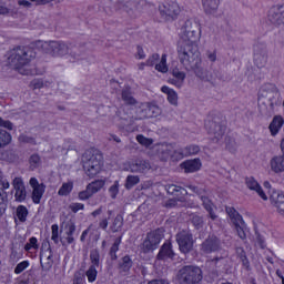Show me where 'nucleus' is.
<instances>
[{
    "mask_svg": "<svg viewBox=\"0 0 284 284\" xmlns=\"http://www.w3.org/2000/svg\"><path fill=\"white\" fill-rule=\"evenodd\" d=\"M260 112L263 116H272L274 110L281 105V92L275 84H264L258 92Z\"/></svg>",
    "mask_w": 284,
    "mask_h": 284,
    "instance_id": "1",
    "label": "nucleus"
},
{
    "mask_svg": "<svg viewBox=\"0 0 284 284\" xmlns=\"http://www.w3.org/2000/svg\"><path fill=\"white\" fill-rule=\"evenodd\" d=\"M36 57L37 52L34 49L30 47H17L9 51L8 64L10 68L18 70L20 74H30V71L23 68H28L30 61L36 59Z\"/></svg>",
    "mask_w": 284,
    "mask_h": 284,
    "instance_id": "2",
    "label": "nucleus"
},
{
    "mask_svg": "<svg viewBox=\"0 0 284 284\" xmlns=\"http://www.w3.org/2000/svg\"><path fill=\"white\" fill-rule=\"evenodd\" d=\"M178 54L185 70L199 68L202 63L201 52H199V42H180Z\"/></svg>",
    "mask_w": 284,
    "mask_h": 284,
    "instance_id": "3",
    "label": "nucleus"
},
{
    "mask_svg": "<svg viewBox=\"0 0 284 284\" xmlns=\"http://www.w3.org/2000/svg\"><path fill=\"white\" fill-rule=\"evenodd\" d=\"M83 170L90 179H94L101 172L103 155L98 151H85L82 155Z\"/></svg>",
    "mask_w": 284,
    "mask_h": 284,
    "instance_id": "4",
    "label": "nucleus"
},
{
    "mask_svg": "<svg viewBox=\"0 0 284 284\" xmlns=\"http://www.w3.org/2000/svg\"><path fill=\"white\" fill-rule=\"evenodd\" d=\"M201 26L196 20H186L181 28L180 37L182 43H199L201 39Z\"/></svg>",
    "mask_w": 284,
    "mask_h": 284,
    "instance_id": "5",
    "label": "nucleus"
},
{
    "mask_svg": "<svg viewBox=\"0 0 284 284\" xmlns=\"http://www.w3.org/2000/svg\"><path fill=\"white\" fill-rule=\"evenodd\" d=\"M71 43L63 41H38V47L51 57H68Z\"/></svg>",
    "mask_w": 284,
    "mask_h": 284,
    "instance_id": "6",
    "label": "nucleus"
},
{
    "mask_svg": "<svg viewBox=\"0 0 284 284\" xmlns=\"http://www.w3.org/2000/svg\"><path fill=\"white\" fill-rule=\"evenodd\" d=\"M178 281L180 284H197L203 281V271L197 266H184L178 272Z\"/></svg>",
    "mask_w": 284,
    "mask_h": 284,
    "instance_id": "7",
    "label": "nucleus"
},
{
    "mask_svg": "<svg viewBox=\"0 0 284 284\" xmlns=\"http://www.w3.org/2000/svg\"><path fill=\"white\" fill-rule=\"evenodd\" d=\"M159 14L162 21H174L181 14L176 0H162L159 3Z\"/></svg>",
    "mask_w": 284,
    "mask_h": 284,
    "instance_id": "8",
    "label": "nucleus"
},
{
    "mask_svg": "<svg viewBox=\"0 0 284 284\" xmlns=\"http://www.w3.org/2000/svg\"><path fill=\"white\" fill-rule=\"evenodd\" d=\"M163 239V230L158 229L155 231H151L146 234L145 240L140 246V250L143 254H150V252H154L159 247Z\"/></svg>",
    "mask_w": 284,
    "mask_h": 284,
    "instance_id": "9",
    "label": "nucleus"
},
{
    "mask_svg": "<svg viewBox=\"0 0 284 284\" xmlns=\"http://www.w3.org/2000/svg\"><path fill=\"white\" fill-rule=\"evenodd\" d=\"M189 190H192V192H195L197 194L199 199L202 201V205L204 210L209 213V217L211 221H216L219 219V215L214 213V203H212V200L207 197V193L204 191V189H199V186L190 185Z\"/></svg>",
    "mask_w": 284,
    "mask_h": 284,
    "instance_id": "10",
    "label": "nucleus"
},
{
    "mask_svg": "<svg viewBox=\"0 0 284 284\" xmlns=\"http://www.w3.org/2000/svg\"><path fill=\"white\" fill-rule=\"evenodd\" d=\"M176 243L183 254L192 252L194 247V237L190 231H181L176 234Z\"/></svg>",
    "mask_w": 284,
    "mask_h": 284,
    "instance_id": "11",
    "label": "nucleus"
},
{
    "mask_svg": "<svg viewBox=\"0 0 284 284\" xmlns=\"http://www.w3.org/2000/svg\"><path fill=\"white\" fill-rule=\"evenodd\" d=\"M253 60L257 68L267 65V45L265 43H256L254 45Z\"/></svg>",
    "mask_w": 284,
    "mask_h": 284,
    "instance_id": "12",
    "label": "nucleus"
},
{
    "mask_svg": "<svg viewBox=\"0 0 284 284\" xmlns=\"http://www.w3.org/2000/svg\"><path fill=\"white\" fill-rule=\"evenodd\" d=\"M267 21L272 26H284V4H275L267 12Z\"/></svg>",
    "mask_w": 284,
    "mask_h": 284,
    "instance_id": "13",
    "label": "nucleus"
},
{
    "mask_svg": "<svg viewBox=\"0 0 284 284\" xmlns=\"http://www.w3.org/2000/svg\"><path fill=\"white\" fill-rule=\"evenodd\" d=\"M267 21L272 26H284V4H275L267 12Z\"/></svg>",
    "mask_w": 284,
    "mask_h": 284,
    "instance_id": "14",
    "label": "nucleus"
},
{
    "mask_svg": "<svg viewBox=\"0 0 284 284\" xmlns=\"http://www.w3.org/2000/svg\"><path fill=\"white\" fill-rule=\"evenodd\" d=\"M63 225L64 234L60 242L62 243L63 247H68V245H74V233L77 232V224H74V222L70 220L68 222H63Z\"/></svg>",
    "mask_w": 284,
    "mask_h": 284,
    "instance_id": "15",
    "label": "nucleus"
},
{
    "mask_svg": "<svg viewBox=\"0 0 284 284\" xmlns=\"http://www.w3.org/2000/svg\"><path fill=\"white\" fill-rule=\"evenodd\" d=\"M221 250V240L212 235L209 236L200 246L201 254H212Z\"/></svg>",
    "mask_w": 284,
    "mask_h": 284,
    "instance_id": "16",
    "label": "nucleus"
},
{
    "mask_svg": "<svg viewBox=\"0 0 284 284\" xmlns=\"http://www.w3.org/2000/svg\"><path fill=\"white\" fill-rule=\"evenodd\" d=\"M29 185L32 187L31 199L33 203H41V199H43V194H45V184L39 183L37 178H31L29 181Z\"/></svg>",
    "mask_w": 284,
    "mask_h": 284,
    "instance_id": "17",
    "label": "nucleus"
},
{
    "mask_svg": "<svg viewBox=\"0 0 284 284\" xmlns=\"http://www.w3.org/2000/svg\"><path fill=\"white\" fill-rule=\"evenodd\" d=\"M14 193V199L18 203H23L26 199L28 197V192L26 191V184H23V179L16 178L12 181Z\"/></svg>",
    "mask_w": 284,
    "mask_h": 284,
    "instance_id": "18",
    "label": "nucleus"
},
{
    "mask_svg": "<svg viewBox=\"0 0 284 284\" xmlns=\"http://www.w3.org/2000/svg\"><path fill=\"white\" fill-rule=\"evenodd\" d=\"M199 152H201V146L196 144H189L184 148L174 150L173 156L174 159H178L179 161H181V159L185 156H194V154H199Z\"/></svg>",
    "mask_w": 284,
    "mask_h": 284,
    "instance_id": "19",
    "label": "nucleus"
},
{
    "mask_svg": "<svg viewBox=\"0 0 284 284\" xmlns=\"http://www.w3.org/2000/svg\"><path fill=\"white\" fill-rule=\"evenodd\" d=\"M140 119H150L152 116H159V114H161V109H159L158 105L150 103H142L140 105Z\"/></svg>",
    "mask_w": 284,
    "mask_h": 284,
    "instance_id": "20",
    "label": "nucleus"
},
{
    "mask_svg": "<svg viewBox=\"0 0 284 284\" xmlns=\"http://www.w3.org/2000/svg\"><path fill=\"white\" fill-rule=\"evenodd\" d=\"M201 159L186 160L180 164L181 170H184L185 174H192L201 170Z\"/></svg>",
    "mask_w": 284,
    "mask_h": 284,
    "instance_id": "21",
    "label": "nucleus"
},
{
    "mask_svg": "<svg viewBox=\"0 0 284 284\" xmlns=\"http://www.w3.org/2000/svg\"><path fill=\"white\" fill-rule=\"evenodd\" d=\"M271 172L274 174H283L284 172V153L274 155L270 161Z\"/></svg>",
    "mask_w": 284,
    "mask_h": 284,
    "instance_id": "22",
    "label": "nucleus"
},
{
    "mask_svg": "<svg viewBox=\"0 0 284 284\" xmlns=\"http://www.w3.org/2000/svg\"><path fill=\"white\" fill-rule=\"evenodd\" d=\"M206 130H209L210 134L214 135V139L217 141L220 139H223V134H225V126L222 124H219L216 122H209L205 124Z\"/></svg>",
    "mask_w": 284,
    "mask_h": 284,
    "instance_id": "23",
    "label": "nucleus"
},
{
    "mask_svg": "<svg viewBox=\"0 0 284 284\" xmlns=\"http://www.w3.org/2000/svg\"><path fill=\"white\" fill-rule=\"evenodd\" d=\"M172 77L169 79V83L171 85H175V88H183V84L185 83V72L179 70V69H173L172 70Z\"/></svg>",
    "mask_w": 284,
    "mask_h": 284,
    "instance_id": "24",
    "label": "nucleus"
},
{
    "mask_svg": "<svg viewBox=\"0 0 284 284\" xmlns=\"http://www.w3.org/2000/svg\"><path fill=\"white\" fill-rule=\"evenodd\" d=\"M271 203L276 207L278 214L284 216V193L275 192L271 195Z\"/></svg>",
    "mask_w": 284,
    "mask_h": 284,
    "instance_id": "25",
    "label": "nucleus"
},
{
    "mask_svg": "<svg viewBox=\"0 0 284 284\" xmlns=\"http://www.w3.org/2000/svg\"><path fill=\"white\" fill-rule=\"evenodd\" d=\"M159 155L160 159H162V161H168V159H170V156H172V159H174V161H179L176 158H174V146L172 144H161L159 148Z\"/></svg>",
    "mask_w": 284,
    "mask_h": 284,
    "instance_id": "26",
    "label": "nucleus"
},
{
    "mask_svg": "<svg viewBox=\"0 0 284 284\" xmlns=\"http://www.w3.org/2000/svg\"><path fill=\"white\" fill-rule=\"evenodd\" d=\"M246 186L248 190H253L258 194L260 197L263 199V201H267V194H265V191H263V187H261V184L254 180V178H246Z\"/></svg>",
    "mask_w": 284,
    "mask_h": 284,
    "instance_id": "27",
    "label": "nucleus"
},
{
    "mask_svg": "<svg viewBox=\"0 0 284 284\" xmlns=\"http://www.w3.org/2000/svg\"><path fill=\"white\" fill-rule=\"evenodd\" d=\"M40 265L44 272H50L52 265H54V260H52V251L44 252L40 255Z\"/></svg>",
    "mask_w": 284,
    "mask_h": 284,
    "instance_id": "28",
    "label": "nucleus"
},
{
    "mask_svg": "<svg viewBox=\"0 0 284 284\" xmlns=\"http://www.w3.org/2000/svg\"><path fill=\"white\" fill-rule=\"evenodd\" d=\"M156 258L159 261H165V258H174V251L172 250V244L170 242H165L161 246Z\"/></svg>",
    "mask_w": 284,
    "mask_h": 284,
    "instance_id": "29",
    "label": "nucleus"
},
{
    "mask_svg": "<svg viewBox=\"0 0 284 284\" xmlns=\"http://www.w3.org/2000/svg\"><path fill=\"white\" fill-rule=\"evenodd\" d=\"M71 61H81L85 57V48L70 44L69 54Z\"/></svg>",
    "mask_w": 284,
    "mask_h": 284,
    "instance_id": "30",
    "label": "nucleus"
},
{
    "mask_svg": "<svg viewBox=\"0 0 284 284\" xmlns=\"http://www.w3.org/2000/svg\"><path fill=\"white\" fill-rule=\"evenodd\" d=\"M221 0H202L205 14H216Z\"/></svg>",
    "mask_w": 284,
    "mask_h": 284,
    "instance_id": "31",
    "label": "nucleus"
},
{
    "mask_svg": "<svg viewBox=\"0 0 284 284\" xmlns=\"http://www.w3.org/2000/svg\"><path fill=\"white\" fill-rule=\"evenodd\" d=\"M130 171L131 172H148L152 166L150 165V162L148 160H135L132 164H130Z\"/></svg>",
    "mask_w": 284,
    "mask_h": 284,
    "instance_id": "32",
    "label": "nucleus"
},
{
    "mask_svg": "<svg viewBox=\"0 0 284 284\" xmlns=\"http://www.w3.org/2000/svg\"><path fill=\"white\" fill-rule=\"evenodd\" d=\"M139 3L141 0H118V10H125V12H130V10H136L139 8Z\"/></svg>",
    "mask_w": 284,
    "mask_h": 284,
    "instance_id": "33",
    "label": "nucleus"
},
{
    "mask_svg": "<svg viewBox=\"0 0 284 284\" xmlns=\"http://www.w3.org/2000/svg\"><path fill=\"white\" fill-rule=\"evenodd\" d=\"M283 125H284L283 116L275 115L268 126V130L272 136H276V134H278Z\"/></svg>",
    "mask_w": 284,
    "mask_h": 284,
    "instance_id": "34",
    "label": "nucleus"
},
{
    "mask_svg": "<svg viewBox=\"0 0 284 284\" xmlns=\"http://www.w3.org/2000/svg\"><path fill=\"white\" fill-rule=\"evenodd\" d=\"M161 92L168 95V101L171 105H174L175 108L176 105H179V94L176 93V91H174L173 89H170L166 85H163L161 88Z\"/></svg>",
    "mask_w": 284,
    "mask_h": 284,
    "instance_id": "35",
    "label": "nucleus"
},
{
    "mask_svg": "<svg viewBox=\"0 0 284 284\" xmlns=\"http://www.w3.org/2000/svg\"><path fill=\"white\" fill-rule=\"evenodd\" d=\"M133 265H134V262L132 261V257H130V255H125L119 262V270L121 274H128V272L132 270Z\"/></svg>",
    "mask_w": 284,
    "mask_h": 284,
    "instance_id": "36",
    "label": "nucleus"
},
{
    "mask_svg": "<svg viewBox=\"0 0 284 284\" xmlns=\"http://www.w3.org/2000/svg\"><path fill=\"white\" fill-rule=\"evenodd\" d=\"M226 213L230 216L233 225H243V216L239 214L234 207H226Z\"/></svg>",
    "mask_w": 284,
    "mask_h": 284,
    "instance_id": "37",
    "label": "nucleus"
},
{
    "mask_svg": "<svg viewBox=\"0 0 284 284\" xmlns=\"http://www.w3.org/2000/svg\"><path fill=\"white\" fill-rule=\"evenodd\" d=\"M105 186V180H95L87 185L91 194L94 196L98 192H101Z\"/></svg>",
    "mask_w": 284,
    "mask_h": 284,
    "instance_id": "38",
    "label": "nucleus"
},
{
    "mask_svg": "<svg viewBox=\"0 0 284 284\" xmlns=\"http://www.w3.org/2000/svg\"><path fill=\"white\" fill-rule=\"evenodd\" d=\"M122 101H124L126 105H136V99L132 97V91L130 90V88H125L122 90Z\"/></svg>",
    "mask_w": 284,
    "mask_h": 284,
    "instance_id": "39",
    "label": "nucleus"
},
{
    "mask_svg": "<svg viewBox=\"0 0 284 284\" xmlns=\"http://www.w3.org/2000/svg\"><path fill=\"white\" fill-rule=\"evenodd\" d=\"M8 189H0V216L6 214V207H8Z\"/></svg>",
    "mask_w": 284,
    "mask_h": 284,
    "instance_id": "40",
    "label": "nucleus"
},
{
    "mask_svg": "<svg viewBox=\"0 0 284 284\" xmlns=\"http://www.w3.org/2000/svg\"><path fill=\"white\" fill-rule=\"evenodd\" d=\"M28 207H26L24 205H18L16 210V216L18 217L20 223H26V221H28Z\"/></svg>",
    "mask_w": 284,
    "mask_h": 284,
    "instance_id": "41",
    "label": "nucleus"
},
{
    "mask_svg": "<svg viewBox=\"0 0 284 284\" xmlns=\"http://www.w3.org/2000/svg\"><path fill=\"white\" fill-rule=\"evenodd\" d=\"M90 261H91L90 267H99L101 263V254L99 253V250L97 248L91 250Z\"/></svg>",
    "mask_w": 284,
    "mask_h": 284,
    "instance_id": "42",
    "label": "nucleus"
},
{
    "mask_svg": "<svg viewBox=\"0 0 284 284\" xmlns=\"http://www.w3.org/2000/svg\"><path fill=\"white\" fill-rule=\"evenodd\" d=\"M155 70H158V72H162V74H165V72H168V55L166 54H162L160 62L155 64Z\"/></svg>",
    "mask_w": 284,
    "mask_h": 284,
    "instance_id": "43",
    "label": "nucleus"
},
{
    "mask_svg": "<svg viewBox=\"0 0 284 284\" xmlns=\"http://www.w3.org/2000/svg\"><path fill=\"white\" fill-rule=\"evenodd\" d=\"M119 245H121V237H116L110 248L109 255L111 261H116L118 258L116 253L119 252Z\"/></svg>",
    "mask_w": 284,
    "mask_h": 284,
    "instance_id": "44",
    "label": "nucleus"
},
{
    "mask_svg": "<svg viewBox=\"0 0 284 284\" xmlns=\"http://www.w3.org/2000/svg\"><path fill=\"white\" fill-rule=\"evenodd\" d=\"M12 141V135L6 130L0 129V148H4Z\"/></svg>",
    "mask_w": 284,
    "mask_h": 284,
    "instance_id": "45",
    "label": "nucleus"
},
{
    "mask_svg": "<svg viewBox=\"0 0 284 284\" xmlns=\"http://www.w3.org/2000/svg\"><path fill=\"white\" fill-rule=\"evenodd\" d=\"M123 227V216L116 215L111 224V232H120Z\"/></svg>",
    "mask_w": 284,
    "mask_h": 284,
    "instance_id": "46",
    "label": "nucleus"
},
{
    "mask_svg": "<svg viewBox=\"0 0 284 284\" xmlns=\"http://www.w3.org/2000/svg\"><path fill=\"white\" fill-rule=\"evenodd\" d=\"M191 223L192 225H194L195 230H201V227H203V225L205 224V222L203 221V216L196 214L191 215Z\"/></svg>",
    "mask_w": 284,
    "mask_h": 284,
    "instance_id": "47",
    "label": "nucleus"
},
{
    "mask_svg": "<svg viewBox=\"0 0 284 284\" xmlns=\"http://www.w3.org/2000/svg\"><path fill=\"white\" fill-rule=\"evenodd\" d=\"M140 181L139 175H129L125 181L126 190H132L134 185H139Z\"/></svg>",
    "mask_w": 284,
    "mask_h": 284,
    "instance_id": "48",
    "label": "nucleus"
},
{
    "mask_svg": "<svg viewBox=\"0 0 284 284\" xmlns=\"http://www.w3.org/2000/svg\"><path fill=\"white\" fill-rule=\"evenodd\" d=\"M73 184L71 182L63 183L58 191L59 196H68L72 192Z\"/></svg>",
    "mask_w": 284,
    "mask_h": 284,
    "instance_id": "49",
    "label": "nucleus"
},
{
    "mask_svg": "<svg viewBox=\"0 0 284 284\" xmlns=\"http://www.w3.org/2000/svg\"><path fill=\"white\" fill-rule=\"evenodd\" d=\"M99 272L97 271V266H90L85 272V276L88 277L89 283H94L97 281Z\"/></svg>",
    "mask_w": 284,
    "mask_h": 284,
    "instance_id": "50",
    "label": "nucleus"
},
{
    "mask_svg": "<svg viewBox=\"0 0 284 284\" xmlns=\"http://www.w3.org/2000/svg\"><path fill=\"white\" fill-rule=\"evenodd\" d=\"M191 70H193V72L195 73V77H197L202 81H205V79H209L206 77L207 70L202 69L201 64L197 67H193Z\"/></svg>",
    "mask_w": 284,
    "mask_h": 284,
    "instance_id": "51",
    "label": "nucleus"
},
{
    "mask_svg": "<svg viewBox=\"0 0 284 284\" xmlns=\"http://www.w3.org/2000/svg\"><path fill=\"white\" fill-rule=\"evenodd\" d=\"M26 252H30V250H39V241L37 237H30L29 242L24 245Z\"/></svg>",
    "mask_w": 284,
    "mask_h": 284,
    "instance_id": "52",
    "label": "nucleus"
},
{
    "mask_svg": "<svg viewBox=\"0 0 284 284\" xmlns=\"http://www.w3.org/2000/svg\"><path fill=\"white\" fill-rule=\"evenodd\" d=\"M136 141L140 145H144V148H150L154 141L150 138H145L142 134L136 135Z\"/></svg>",
    "mask_w": 284,
    "mask_h": 284,
    "instance_id": "53",
    "label": "nucleus"
},
{
    "mask_svg": "<svg viewBox=\"0 0 284 284\" xmlns=\"http://www.w3.org/2000/svg\"><path fill=\"white\" fill-rule=\"evenodd\" d=\"M51 241H53L55 245H59V225L57 224L51 226Z\"/></svg>",
    "mask_w": 284,
    "mask_h": 284,
    "instance_id": "54",
    "label": "nucleus"
},
{
    "mask_svg": "<svg viewBox=\"0 0 284 284\" xmlns=\"http://www.w3.org/2000/svg\"><path fill=\"white\" fill-rule=\"evenodd\" d=\"M30 267V262L28 261H22L20 262L16 268H14V274H21L22 272H26Z\"/></svg>",
    "mask_w": 284,
    "mask_h": 284,
    "instance_id": "55",
    "label": "nucleus"
},
{
    "mask_svg": "<svg viewBox=\"0 0 284 284\" xmlns=\"http://www.w3.org/2000/svg\"><path fill=\"white\" fill-rule=\"evenodd\" d=\"M113 214L112 210H109L108 211V216L109 217H102L100 219V222H99V227L100 230H108V225H109V220H110V216Z\"/></svg>",
    "mask_w": 284,
    "mask_h": 284,
    "instance_id": "56",
    "label": "nucleus"
},
{
    "mask_svg": "<svg viewBox=\"0 0 284 284\" xmlns=\"http://www.w3.org/2000/svg\"><path fill=\"white\" fill-rule=\"evenodd\" d=\"M92 192L89 191L88 186L84 191L79 192L78 197L80 201H88V199H92Z\"/></svg>",
    "mask_w": 284,
    "mask_h": 284,
    "instance_id": "57",
    "label": "nucleus"
},
{
    "mask_svg": "<svg viewBox=\"0 0 284 284\" xmlns=\"http://www.w3.org/2000/svg\"><path fill=\"white\" fill-rule=\"evenodd\" d=\"M161 59V55H159V53H153L152 55L149 57V59L146 60V65L149 68H152L153 65H156V61H159Z\"/></svg>",
    "mask_w": 284,
    "mask_h": 284,
    "instance_id": "58",
    "label": "nucleus"
},
{
    "mask_svg": "<svg viewBox=\"0 0 284 284\" xmlns=\"http://www.w3.org/2000/svg\"><path fill=\"white\" fill-rule=\"evenodd\" d=\"M69 210H71L73 214H77V212H80V210H85V205L83 203H71L69 205Z\"/></svg>",
    "mask_w": 284,
    "mask_h": 284,
    "instance_id": "59",
    "label": "nucleus"
},
{
    "mask_svg": "<svg viewBox=\"0 0 284 284\" xmlns=\"http://www.w3.org/2000/svg\"><path fill=\"white\" fill-rule=\"evenodd\" d=\"M109 193L111 199H116V194H119V181H115L113 185L110 186Z\"/></svg>",
    "mask_w": 284,
    "mask_h": 284,
    "instance_id": "60",
    "label": "nucleus"
},
{
    "mask_svg": "<svg viewBox=\"0 0 284 284\" xmlns=\"http://www.w3.org/2000/svg\"><path fill=\"white\" fill-rule=\"evenodd\" d=\"M30 165L31 168H39V165H41V158L39 156V154L31 155Z\"/></svg>",
    "mask_w": 284,
    "mask_h": 284,
    "instance_id": "61",
    "label": "nucleus"
},
{
    "mask_svg": "<svg viewBox=\"0 0 284 284\" xmlns=\"http://www.w3.org/2000/svg\"><path fill=\"white\" fill-rule=\"evenodd\" d=\"M0 128H4L6 130H14V124H12L10 120H3V118H0Z\"/></svg>",
    "mask_w": 284,
    "mask_h": 284,
    "instance_id": "62",
    "label": "nucleus"
},
{
    "mask_svg": "<svg viewBox=\"0 0 284 284\" xmlns=\"http://www.w3.org/2000/svg\"><path fill=\"white\" fill-rule=\"evenodd\" d=\"M243 224H237V225H234L235 226V230H236V233H237V236L240 239H242V241H245V239L247 237V235H245V231L243 230Z\"/></svg>",
    "mask_w": 284,
    "mask_h": 284,
    "instance_id": "63",
    "label": "nucleus"
},
{
    "mask_svg": "<svg viewBox=\"0 0 284 284\" xmlns=\"http://www.w3.org/2000/svg\"><path fill=\"white\" fill-rule=\"evenodd\" d=\"M181 190V186H176L175 184H171L166 186L168 194H176Z\"/></svg>",
    "mask_w": 284,
    "mask_h": 284,
    "instance_id": "64",
    "label": "nucleus"
}]
</instances>
